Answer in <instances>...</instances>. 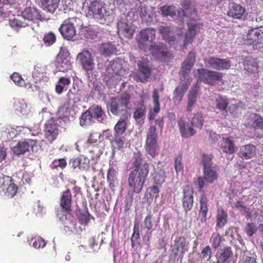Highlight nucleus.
Here are the masks:
<instances>
[{
    "label": "nucleus",
    "mask_w": 263,
    "mask_h": 263,
    "mask_svg": "<svg viewBox=\"0 0 263 263\" xmlns=\"http://www.w3.org/2000/svg\"><path fill=\"white\" fill-rule=\"evenodd\" d=\"M88 13L92 15L102 24L108 25L113 21L110 12L106 9L105 5L100 0H94L88 6Z\"/></svg>",
    "instance_id": "nucleus-1"
},
{
    "label": "nucleus",
    "mask_w": 263,
    "mask_h": 263,
    "mask_svg": "<svg viewBox=\"0 0 263 263\" xmlns=\"http://www.w3.org/2000/svg\"><path fill=\"white\" fill-rule=\"evenodd\" d=\"M149 173V164L144 162L140 171H132L128 176V183L129 186L133 188V191L136 193H139L142 191L143 186Z\"/></svg>",
    "instance_id": "nucleus-2"
},
{
    "label": "nucleus",
    "mask_w": 263,
    "mask_h": 263,
    "mask_svg": "<svg viewBox=\"0 0 263 263\" xmlns=\"http://www.w3.org/2000/svg\"><path fill=\"white\" fill-rule=\"evenodd\" d=\"M130 96L128 93L124 94L120 98H112L110 100L109 109L114 115H122V117L128 119L130 116L128 107L130 101Z\"/></svg>",
    "instance_id": "nucleus-3"
},
{
    "label": "nucleus",
    "mask_w": 263,
    "mask_h": 263,
    "mask_svg": "<svg viewBox=\"0 0 263 263\" xmlns=\"http://www.w3.org/2000/svg\"><path fill=\"white\" fill-rule=\"evenodd\" d=\"M158 138L156 126H151L146 135L145 147L146 153L153 158L158 155L159 151Z\"/></svg>",
    "instance_id": "nucleus-4"
},
{
    "label": "nucleus",
    "mask_w": 263,
    "mask_h": 263,
    "mask_svg": "<svg viewBox=\"0 0 263 263\" xmlns=\"http://www.w3.org/2000/svg\"><path fill=\"white\" fill-rule=\"evenodd\" d=\"M81 21L77 17L65 20L59 30L62 36L67 40H72L76 35V27L80 26Z\"/></svg>",
    "instance_id": "nucleus-5"
},
{
    "label": "nucleus",
    "mask_w": 263,
    "mask_h": 263,
    "mask_svg": "<svg viewBox=\"0 0 263 263\" xmlns=\"http://www.w3.org/2000/svg\"><path fill=\"white\" fill-rule=\"evenodd\" d=\"M218 168L213 166L206 168H203V177H199L195 182L199 192H203V187L205 183H213L218 178Z\"/></svg>",
    "instance_id": "nucleus-6"
},
{
    "label": "nucleus",
    "mask_w": 263,
    "mask_h": 263,
    "mask_svg": "<svg viewBox=\"0 0 263 263\" xmlns=\"http://www.w3.org/2000/svg\"><path fill=\"white\" fill-rule=\"evenodd\" d=\"M155 38L156 30L154 28H146L141 30L136 37L138 47L145 52L148 51L149 44H152Z\"/></svg>",
    "instance_id": "nucleus-7"
},
{
    "label": "nucleus",
    "mask_w": 263,
    "mask_h": 263,
    "mask_svg": "<svg viewBox=\"0 0 263 263\" xmlns=\"http://www.w3.org/2000/svg\"><path fill=\"white\" fill-rule=\"evenodd\" d=\"M199 80L210 86L216 85L218 82L221 81L223 74L216 71L208 70L205 68L197 69Z\"/></svg>",
    "instance_id": "nucleus-8"
},
{
    "label": "nucleus",
    "mask_w": 263,
    "mask_h": 263,
    "mask_svg": "<svg viewBox=\"0 0 263 263\" xmlns=\"http://www.w3.org/2000/svg\"><path fill=\"white\" fill-rule=\"evenodd\" d=\"M76 59L83 70L87 73L91 72L95 69L94 57L88 50L83 49L79 53Z\"/></svg>",
    "instance_id": "nucleus-9"
},
{
    "label": "nucleus",
    "mask_w": 263,
    "mask_h": 263,
    "mask_svg": "<svg viewBox=\"0 0 263 263\" xmlns=\"http://www.w3.org/2000/svg\"><path fill=\"white\" fill-rule=\"evenodd\" d=\"M245 44L252 45L254 48H263V30L261 28L250 29L245 40Z\"/></svg>",
    "instance_id": "nucleus-10"
},
{
    "label": "nucleus",
    "mask_w": 263,
    "mask_h": 263,
    "mask_svg": "<svg viewBox=\"0 0 263 263\" xmlns=\"http://www.w3.org/2000/svg\"><path fill=\"white\" fill-rule=\"evenodd\" d=\"M205 66L216 70H227L230 69L232 63L228 59H221L210 57L204 59Z\"/></svg>",
    "instance_id": "nucleus-11"
},
{
    "label": "nucleus",
    "mask_w": 263,
    "mask_h": 263,
    "mask_svg": "<svg viewBox=\"0 0 263 263\" xmlns=\"http://www.w3.org/2000/svg\"><path fill=\"white\" fill-rule=\"evenodd\" d=\"M0 189L4 192L5 195L9 198L14 197L18 190V187L14 183L12 178L3 174L0 177Z\"/></svg>",
    "instance_id": "nucleus-12"
},
{
    "label": "nucleus",
    "mask_w": 263,
    "mask_h": 263,
    "mask_svg": "<svg viewBox=\"0 0 263 263\" xmlns=\"http://www.w3.org/2000/svg\"><path fill=\"white\" fill-rule=\"evenodd\" d=\"M148 51L151 52L152 56L156 60L160 61H166L171 56L166 46L162 43L151 44Z\"/></svg>",
    "instance_id": "nucleus-13"
},
{
    "label": "nucleus",
    "mask_w": 263,
    "mask_h": 263,
    "mask_svg": "<svg viewBox=\"0 0 263 263\" xmlns=\"http://www.w3.org/2000/svg\"><path fill=\"white\" fill-rule=\"evenodd\" d=\"M189 242L186 241L184 236L177 237L174 240V243L172 247V254L174 258L179 256L183 258L184 254L188 251Z\"/></svg>",
    "instance_id": "nucleus-14"
},
{
    "label": "nucleus",
    "mask_w": 263,
    "mask_h": 263,
    "mask_svg": "<svg viewBox=\"0 0 263 263\" xmlns=\"http://www.w3.org/2000/svg\"><path fill=\"white\" fill-rule=\"evenodd\" d=\"M45 136L46 139L52 143L59 135V125L58 121L52 118L48 120L45 125Z\"/></svg>",
    "instance_id": "nucleus-15"
},
{
    "label": "nucleus",
    "mask_w": 263,
    "mask_h": 263,
    "mask_svg": "<svg viewBox=\"0 0 263 263\" xmlns=\"http://www.w3.org/2000/svg\"><path fill=\"white\" fill-rule=\"evenodd\" d=\"M56 67L59 71L66 72L71 69L69 52L65 49H61L56 58Z\"/></svg>",
    "instance_id": "nucleus-16"
},
{
    "label": "nucleus",
    "mask_w": 263,
    "mask_h": 263,
    "mask_svg": "<svg viewBox=\"0 0 263 263\" xmlns=\"http://www.w3.org/2000/svg\"><path fill=\"white\" fill-rule=\"evenodd\" d=\"M193 190L191 185L186 184L183 187L182 205L184 211L187 213L190 211L193 206Z\"/></svg>",
    "instance_id": "nucleus-17"
},
{
    "label": "nucleus",
    "mask_w": 263,
    "mask_h": 263,
    "mask_svg": "<svg viewBox=\"0 0 263 263\" xmlns=\"http://www.w3.org/2000/svg\"><path fill=\"white\" fill-rule=\"evenodd\" d=\"M202 23H190L187 24V31L185 34V39L183 46L186 48L189 44L192 43L194 38L197 32H199L202 28Z\"/></svg>",
    "instance_id": "nucleus-18"
},
{
    "label": "nucleus",
    "mask_w": 263,
    "mask_h": 263,
    "mask_svg": "<svg viewBox=\"0 0 263 263\" xmlns=\"http://www.w3.org/2000/svg\"><path fill=\"white\" fill-rule=\"evenodd\" d=\"M159 220L155 219L153 215L151 213H148V215L145 217L143 222V226L141 230V231L143 230H146V233L143 236V238H147L148 240H149L151 237L152 232L150 231L155 230L158 226Z\"/></svg>",
    "instance_id": "nucleus-19"
},
{
    "label": "nucleus",
    "mask_w": 263,
    "mask_h": 263,
    "mask_svg": "<svg viewBox=\"0 0 263 263\" xmlns=\"http://www.w3.org/2000/svg\"><path fill=\"white\" fill-rule=\"evenodd\" d=\"M37 141L31 139H27L24 141H19L17 144L13 146L12 150L13 153L17 156L24 155L29 152L30 148H32L36 145Z\"/></svg>",
    "instance_id": "nucleus-20"
},
{
    "label": "nucleus",
    "mask_w": 263,
    "mask_h": 263,
    "mask_svg": "<svg viewBox=\"0 0 263 263\" xmlns=\"http://www.w3.org/2000/svg\"><path fill=\"white\" fill-rule=\"evenodd\" d=\"M24 20L28 23L29 22L33 23L37 21H42L43 17L39 9L35 7H29L26 8L22 12V14Z\"/></svg>",
    "instance_id": "nucleus-21"
},
{
    "label": "nucleus",
    "mask_w": 263,
    "mask_h": 263,
    "mask_svg": "<svg viewBox=\"0 0 263 263\" xmlns=\"http://www.w3.org/2000/svg\"><path fill=\"white\" fill-rule=\"evenodd\" d=\"M119 33L125 37L130 39L133 37L135 30L132 23H128L127 19L120 20L117 23Z\"/></svg>",
    "instance_id": "nucleus-22"
},
{
    "label": "nucleus",
    "mask_w": 263,
    "mask_h": 263,
    "mask_svg": "<svg viewBox=\"0 0 263 263\" xmlns=\"http://www.w3.org/2000/svg\"><path fill=\"white\" fill-rule=\"evenodd\" d=\"M72 195L69 189L63 192L60 198V205L62 211L69 214L72 211Z\"/></svg>",
    "instance_id": "nucleus-23"
},
{
    "label": "nucleus",
    "mask_w": 263,
    "mask_h": 263,
    "mask_svg": "<svg viewBox=\"0 0 263 263\" xmlns=\"http://www.w3.org/2000/svg\"><path fill=\"white\" fill-rule=\"evenodd\" d=\"M69 164L73 169L78 167L80 170L86 171L89 167V160L84 155H80L70 159Z\"/></svg>",
    "instance_id": "nucleus-24"
},
{
    "label": "nucleus",
    "mask_w": 263,
    "mask_h": 263,
    "mask_svg": "<svg viewBox=\"0 0 263 263\" xmlns=\"http://www.w3.org/2000/svg\"><path fill=\"white\" fill-rule=\"evenodd\" d=\"M245 12V8L240 5L233 2L229 5L227 15L233 19L241 20L244 16Z\"/></svg>",
    "instance_id": "nucleus-25"
},
{
    "label": "nucleus",
    "mask_w": 263,
    "mask_h": 263,
    "mask_svg": "<svg viewBox=\"0 0 263 263\" xmlns=\"http://www.w3.org/2000/svg\"><path fill=\"white\" fill-rule=\"evenodd\" d=\"M189 86L187 81L181 82L173 91V101L178 104L182 101Z\"/></svg>",
    "instance_id": "nucleus-26"
},
{
    "label": "nucleus",
    "mask_w": 263,
    "mask_h": 263,
    "mask_svg": "<svg viewBox=\"0 0 263 263\" xmlns=\"http://www.w3.org/2000/svg\"><path fill=\"white\" fill-rule=\"evenodd\" d=\"M256 154V146L252 144H248L241 146L238 154L240 158L246 160L254 157Z\"/></svg>",
    "instance_id": "nucleus-27"
},
{
    "label": "nucleus",
    "mask_w": 263,
    "mask_h": 263,
    "mask_svg": "<svg viewBox=\"0 0 263 263\" xmlns=\"http://www.w3.org/2000/svg\"><path fill=\"white\" fill-rule=\"evenodd\" d=\"M232 256L231 248L228 247H223L218 250L216 254V263H229Z\"/></svg>",
    "instance_id": "nucleus-28"
},
{
    "label": "nucleus",
    "mask_w": 263,
    "mask_h": 263,
    "mask_svg": "<svg viewBox=\"0 0 263 263\" xmlns=\"http://www.w3.org/2000/svg\"><path fill=\"white\" fill-rule=\"evenodd\" d=\"M196 60L195 52L191 51L182 64L181 72L183 77L187 74L194 65Z\"/></svg>",
    "instance_id": "nucleus-29"
},
{
    "label": "nucleus",
    "mask_w": 263,
    "mask_h": 263,
    "mask_svg": "<svg viewBox=\"0 0 263 263\" xmlns=\"http://www.w3.org/2000/svg\"><path fill=\"white\" fill-rule=\"evenodd\" d=\"M139 72L142 74L145 79L149 78L152 68L150 66L149 61L147 58H141L137 62Z\"/></svg>",
    "instance_id": "nucleus-30"
},
{
    "label": "nucleus",
    "mask_w": 263,
    "mask_h": 263,
    "mask_svg": "<svg viewBox=\"0 0 263 263\" xmlns=\"http://www.w3.org/2000/svg\"><path fill=\"white\" fill-rule=\"evenodd\" d=\"M253 120L246 122V127L255 129H263V118L256 113H251L249 116Z\"/></svg>",
    "instance_id": "nucleus-31"
},
{
    "label": "nucleus",
    "mask_w": 263,
    "mask_h": 263,
    "mask_svg": "<svg viewBox=\"0 0 263 263\" xmlns=\"http://www.w3.org/2000/svg\"><path fill=\"white\" fill-rule=\"evenodd\" d=\"M243 65L245 69L249 73L252 74L258 73L259 72V65L257 60L250 57H246L243 61Z\"/></svg>",
    "instance_id": "nucleus-32"
},
{
    "label": "nucleus",
    "mask_w": 263,
    "mask_h": 263,
    "mask_svg": "<svg viewBox=\"0 0 263 263\" xmlns=\"http://www.w3.org/2000/svg\"><path fill=\"white\" fill-rule=\"evenodd\" d=\"M60 0H39L41 8L45 11L53 13L58 8Z\"/></svg>",
    "instance_id": "nucleus-33"
},
{
    "label": "nucleus",
    "mask_w": 263,
    "mask_h": 263,
    "mask_svg": "<svg viewBox=\"0 0 263 263\" xmlns=\"http://www.w3.org/2000/svg\"><path fill=\"white\" fill-rule=\"evenodd\" d=\"M178 126L182 137L188 138L193 136L196 131L192 126L186 127L185 122L181 118L178 120Z\"/></svg>",
    "instance_id": "nucleus-34"
},
{
    "label": "nucleus",
    "mask_w": 263,
    "mask_h": 263,
    "mask_svg": "<svg viewBox=\"0 0 263 263\" xmlns=\"http://www.w3.org/2000/svg\"><path fill=\"white\" fill-rule=\"evenodd\" d=\"M208 212V199L205 195L202 194L200 198V210L198 215V218L201 222H205Z\"/></svg>",
    "instance_id": "nucleus-35"
},
{
    "label": "nucleus",
    "mask_w": 263,
    "mask_h": 263,
    "mask_svg": "<svg viewBox=\"0 0 263 263\" xmlns=\"http://www.w3.org/2000/svg\"><path fill=\"white\" fill-rule=\"evenodd\" d=\"M199 86L196 84L192 87L187 96V105L186 109L191 111L193 106L196 102L197 96L199 90Z\"/></svg>",
    "instance_id": "nucleus-36"
},
{
    "label": "nucleus",
    "mask_w": 263,
    "mask_h": 263,
    "mask_svg": "<svg viewBox=\"0 0 263 263\" xmlns=\"http://www.w3.org/2000/svg\"><path fill=\"white\" fill-rule=\"evenodd\" d=\"M216 226L217 228H223L228 222V215L222 207L217 209L216 214Z\"/></svg>",
    "instance_id": "nucleus-37"
},
{
    "label": "nucleus",
    "mask_w": 263,
    "mask_h": 263,
    "mask_svg": "<svg viewBox=\"0 0 263 263\" xmlns=\"http://www.w3.org/2000/svg\"><path fill=\"white\" fill-rule=\"evenodd\" d=\"M92 118L97 119L100 122H103L104 117H106L105 112L101 106L93 105L88 109Z\"/></svg>",
    "instance_id": "nucleus-38"
},
{
    "label": "nucleus",
    "mask_w": 263,
    "mask_h": 263,
    "mask_svg": "<svg viewBox=\"0 0 263 263\" xmlns=\"http://www.w3.org/2000/svg\"><path fill=\"white\" fill-rule=\"evenodd\" d=\"M159 32L163 39L169 43H171L175 41L174 32L170 27L161 26L159 29Z\"/></svg>",
    "instance_id": "nucleus-39"
},
{
    "label": "nucleus",
    "mask_w": 263,
    "mask_h": 263,
    "mask_svg": "<svg viewBox=\"0 0 263 263\" xmlns=\"http://www.w3.org/2000/svg\"><path fill=\"white\" fill-rule=\"evenodd\" d=\"M70 84L69 77H61L59 78L55 87V91L58 95H61L63 91L67 90Z\"/></svg>",
    "instance_id": "nucleus-40"
},
{
    "label": "nucleus",
    "mask_w": 263,
    "mask_h": 263,
    "mask_svg": "<svg viewBox=\"0 0 263 263\" xmlns=\"http://www.w3.org/2000/svg\"><path fill=\"white\" fill-rule=\"evenodd\" d=\"M191 0H182V5L183 6V11L184 15L190 16L191 17L194 18L197 16V10L194 7L192 6Z\"/></svg>",
    "instance_id": "nucleus-41"
},
{
    "label": "nucleus",
    "mask_w": 263,
    "mask_h": 263,
    "mask_svg": "<svg viewBox=\"0 0 263 263\" xmlns=\"http://www.w3.org/2000/svg\"><path fill=\"white\" fill-rule=\"evenodd\" d=\"M117 172L113 167L109 168L107 173V181L110 189H113L118 184Z\"/></svg>",
    "instance_id": "nucleus-42"
},
{
    "label": "nucleus",
    "mask_w": 263,
    "mask_h": 263,
    "mask_svg": "<svg viewBox=\"0 0 263 263\" xmlns=\"http://www.w3.org/2000/svg\"><path fill=\"white\" fill-rule=\"evenodd\" d=\"M125 137L122 134H114V136L110 141L112 147L114 149L120 150L123 147Z\"/></svg>",
    "instance_id": "nucleus-43"
},
{
    "label": "nucleus",
    "mask_w": 263,
    "mask_h": 263,
    "mask_svg": "<svg viewBox=\"0 0 263 263\" xmlns=\"http://www.w3.org/2000/svg\"><path fill=\"white\" fill-rule=\"evenodd\" d=\"M222 151L226 153L232 154L235 152V146L230 138H223V142L221 145Z\"/></svg>",
    "instance_id": "nucleus-44"
},
{
    "label": "nucleus",
    "mask_w": 263,
    "mask_h": 263,
    "mask_svg": "<svg viewBox=\"0 0 263 263\" xmlns=\"http://www.w3.org/2000/svg\"><path fill=\"white\" fill-rule=\"evenodd\" d=\"M127 119L124 117H121L114 127V134L123 135L125 133L127 127L126 121Z\"/></svg>",
    "instance_id": "nucleus-45"
},
{
    "label": "nucleus",
    "mask_w": 263,
    "mask_h": 263,
    "mask_svg": "<svg viewBox=\"0 0 263 263\" xmlns=\"http://www.w3.org/2000/svg\"><path fill=\"white\" fill-rule=\"evenodd\" d=\"M9 25L14 29L17 30L22 27H25L29 24L24 20L22 15H20L16 18L9 20Z\"/></svg>",
    "instance_id": "nucleus-46"
},
{
    "label": "nucleus",
    "mask_w": 263,
    "mask_h": 263,
    "mask_svg": "<svg viewBox=\"0 0 263 263\" xmlns=\"http://www.w3.org/2000/svg\"><path fill=\"white\" fill-rule=\"evenodd\" d=\"M77 216L80 223L82 224L87 225L90 221L91 215L87 209L86 210H78L77 211Z\"/></svg>",
    "instance_id": "nucleus-47"
},
{
    "label": "nucleus",
    "mask_w": 263,
    "mask_h": 263,
    "mask_svg": "<svg viewBox=\"0 0 263 263\" xmlns=\"http://www.w3.org/2000/svg\"><path fill=\"white\" fill-rule=\"evenodd\" d=\"M64 226V230L66 233H74L80 234L83 229L80 226H78L77 224L72 221H70L66 223Z\"/></svg>",
    "instance_id": "nucleus-48"
},
{
    "label": "nucleus",
    "mask_w": 263,
    "mask_h": 263,
    "mask_svg": "<svg viewBox=\"0 0 263 263\" xmlns=\"http://www.w3.org/2000/svg\"><path fill=\"white\" fill-rule=\"evenodd\" d=\"M115 46L111 43H107L102 44L100 47L101 54L105 57L109 56L116 52Z\"/></svg>",
    "instance_id": "nucleus-49"
},
{
    "label": "nucleus",
    "mask_w": 263,
    "mask_h": 263,
    "mask_svg": "<svg viewBox=\"0 0 263 263\" xmlns=\"http://www.w3.org/2000/svg\"><path fill=\"white\" fill-rule=\"evenodd\" d=\"M131 242L133 248L137 245H140L141 242L139 233V224L138 222H135L134 223L133 233L131 237Z\"/></svg>",
    "instance_id": "nucleus-50"
},
{
    "label": "nucleus",
    "mask_w": 263,
    "mask_h": 263,
    "mask_svg": "<svg viewBox=\"0 0 263 263\" xmlns=\"http://www.w3.org/2000/svg\"><path fill=\"white\" fill-rule=\"evenodd\" d=\"M146 107L143 102H140L138 103L134 112L133 117L135 120L142 118L145 114Z\"/></svg>",
    "instance_id": "nucleus-51"
},
{
    "label": "nucleus",
    "mask_w": 263,
    "mask_h": 263,
    "mask_svg": "<svg viewBox=\"0 0 263 263\" xmlns=\"http://www.w3.org/2000/svg\"><path fill=\"white\" fill-rule=\"evenodd\" d=\"M92 117L88 110L83 112L80 118V123L82 126H87L90 125L92 122Z\"/></svg>",
    "instance_id": "nucleus-52"
},
{
    "label": "nucleus",
    "mask_w": 263,
    "mask_h": 263,
    "mask_svg": "<svg viewBox=\"0 0 263 263\" xmlns=\"http://www.w3.org/2000/svg\"><path fill=\"white\" fill-rule=\"evenodd\" d=\"M67 160L65 158L54 159L50 164L52 170H64L67 166Z\"/></svg>",
    "instance_id": "nucleus-53"
},
{
    "label": "nucleus",
    "mask_w": 263,
    "mask_h": 263,
    "mask_svg": "<svg viewBox=\"0 0 263 263\" xmlns=\"http://www.w3.org/2000/svg\"><path fill=\"white\" fill-rule=\"evenodd\" d=\"M204 119L201 113L195 114L192 118L191 124L192 126L201 129L203 126Z\"/></svg>",
    "instance_id": "nucleus-54"
},
{
    "label": "nucleus",
    "mask_w": 263,
    "mask_h": 263,
    "mask_svg": "<svg viewBox=\"0 0 263 263\" xmlns=\"http://www.w3.org/2000/svg\"><path fill=\"white\" fill-rule=\"evenodd\" d=\"M162 14L165 16L174 17L176 16V8L174 6L165 5L160 8Z\"/></svg>",
    "instance_id": "nucleus-55"
},
{
    "label": "nucleus",
    "mask_w": 263,
    "mask_h": 263,
    "mask_svg": "<svg viewBox=\"0 0 263 263\" xmlns=\"http://www.w3.org/2000/svg\"><path fill=\"white\" fill-rule=\"evenodd\" d=\"M133 170L132 171H140L141 164L143 160V156L140 152L135 153L134 154Z\"/></svg>",
    "instance_id": "nucleus-56"
},
{
    "label": "nucleus",
    "mask_w": 263,
    "mask_h": 263,
    "mask_svg": "<svg viewBox=\"0 0 263 263\" xmlns=\"http://www.w3.org/2000/svg\"><path fill=\"white\" fill-rule=\"evenodd\" d=\"M152 98L154 102V112L157 114L160 111V106L159 103V95L158 90L155 89L153 92Z\"/></svg>",
    "instance_id": "nucleus-57"
},
{
    "label": "nucleus",
    "mask_w": 263,
    "mask_h": 263,
    "mask_svg": "<svg viewBox=\"0 0 263 263\" xmlns=\"http://www.w3.org/2000/svg\"><path fill=\"white\" fill-rule=\"evenodd\" d=\"M229 105V102L226 98L220 97L216 100V108L221 111L226 110Z\"/></svg>",
    "instance_id": "nucleus-58"
},
{
    "label": "nucleus",
    "mask_w": 263,
    "mask_h": 263,
    "mask_svg": "<svg viewBox=\"0 0 263 263\" xmlns=\"http://www.w3.org/2000/svg\"><path fill=\"white\" fill-rule=\"evenodd\" d=\"M32 77L35 81H41L44 77V68L39 66H35L32 72Z\"/></svg>",
    "instance_id": "nucleus-59"
},
{
    "label": "nucleus",
    "mask_w": 263,
    "mask_h": 263,
    "mask_svg": "<svg viewBox=\"0 0 263 263\" xmlns=\"http://www.w3.org/2000/svg\"><path fill=\"white\" fill-rule=\"evenodd\" d=\"M213 157L212 155H206L203 154L202 156V163L203 165V168H206L212 166L213 165Z\"/></svg>",
    "instance_id": "nucleus-60"
},
{
    "label": "nucleus",
    "mask_w": 263,
    "mask_h": 263,
    "mask_svg": "<svg viewBox=\"0 0 263 263\" xmlns=\"http://www.w3.org/2000/svg\"><path fill=\"white\" fill-rule=\"evenodd\" d=\"M105 72V78H108L110 80H112L114 79L118 80L119 79L120 76L114 71V69H112V67L109 65V64L106 68Z\"/></svg>",
    "instance_id": "nucleus-61"
},
{
    "label": "nucleus",
    "mask_w": 263,
    "mask_h": 263,
    "mask_svg": "<svg viewBox=\"0 0 263 263\" xmlns=\"http://www.w3.org/2000/svg\"><path fill=\"white\" fill-rule=\"evenodd\" d=\"M245 231L247 235L249 236H252L257 231V227L253 222L247 223L245 227Z\"/></svg>",
    "instance_id": "nucleus-62"
},
{
    "label": "nucleus",
    "mask_w": 263,
    "mask_h": 263,
    "mask_svg": "<svg viewBox=\"0 0 263 263\" xmlns=\"http://www.w3.org/2000/svg\"><path fill=\"white\" fill-rule=\"evenodd\" d=\"M222 238L219 233L213 234L211 238L210 241L213 248H217L221 243Z\"/></svg>",
    "instance_id": "nucleus-63"
},
{
    "label": "nucleus",
    "mask_w": 263,
    "mask_h": 263,
    "mask_svg": "<svg viewBox=\"0 0 263 263\" xmlns=\"http://www.w3.org/2000/svg\"><path fill=\"white\" fill-rule=\"evenodd\" d=\"M55 35L52 32H49L46 34L43 38V41L47 45H51L53 44L55 42Z\"/></svg>",
    "instance_id": "nucleus-64"
}]
</instances>
